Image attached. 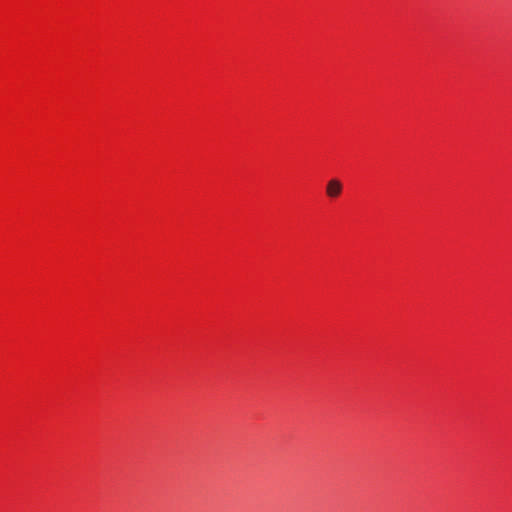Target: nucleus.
<instances>
[{
	"label": "nucleus",
	"mask_w": 512,
	"mask_h": 512,
	"mask_svg": "<svg viewBox=\"0 0 512 512\" xmlns=\"http://www.w3.org/2000/svg\"><path fill=\"white\" fill-rule=\"evenodd\" d=\"M343 190V185L340 180L333 178L327 182L326 195L329 198H337Z\"/></svg>",
	"instance_id": "nucleus-1"
}]
</instances>
